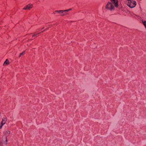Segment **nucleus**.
Masks as SVG:
<instances>
[{"mask_svg":"<svg viewBox=\"0 0 146 146\" xmlns=\"http://www.w3.org/2000/svg\"><path fill=\"white\" fill-rule=\"evenodd\" d=\"M127 3V5L131 8L135 7L136 4V2L133 0H128Z\"/></svg>","mask_w":146,"mask_h":146,"instance_id":"1","label":"nucleus"},{"mask_svg":"<svg viewBox=\"0 0 146 146\" xmlns=\"http://www.w3.org/2000/svg\"><path fill=\"white\" fill-rule=\"evenodd\" d=\"M114 4L111 2H108L106 5V8L111 10L114 8Z\"/></svg>","mask_w":146,"mask_h":146,"instance_id":"2","label":"nucleus"},{"mask_svg":"<svg viewBox=\"0 0 146 146\" xmlns=\"http://www.w3.org/2000/svg\"><path fill=\"white\" fill-rule=\"evenodd\" d=\"M111 3L114 4V6L116 7H117L118 6V0H110Z\"/></svg>","mask_w":146,"mask_h":146,"instance_id":"3","label":"nucleus"},{"mask_svg":"<svg viewBox=\"0 0 146 146\" xmlns=\"http://www.w3.org/2000/svg\"><path fill=\"white\" fill-rule=\"evenodd\" d=\"M33 5L31 4H29L25 7L23 8V9H30L32 7Z\"/></svg>","mask_w":146,"mask_h":146,"instance_id":"4","label":"nucleus"},{"mask_svg":"<svg viewBox=\"0 0 146 146\" xmlns=\"http://www.w3.org/2000/svg\"><path fill=\"white\" fill-rule=\"evenodd\" d=\"M9 63V61L8 59H6L3 64L4 66H6Z\"/></svg>","mask_w":146,"mask_h":146,"instance_id":"5","label":"nucleus"},{"mask_svg":"<svg viewBox=\"0 0 146 146\" xmlns=\"http://www.w3.org/2000/svg\"><path fill=\"white\" fill-rule=\"evenodd\" d=\"M10 133V131H6L5 133V134L7 136L9 135Z\"/></svg>","mask_w":146,"mask_h":146,"instance_id":"6","label":"nucleus"},{"mask_svg":"<svg viewBox=\"0 0 146 146\" xmlns=\"http://www.w3.org/2000/svg\"><path fill=\"white\" fill-rule=\"evenodd\" d=\"M5 118H4V119H3L2 121L1 122V124H2V125H4V124H5Z\"/></svg>","mask_w":146,"mask_h":146,"instance_id":"7","label":"nucleus"},{"mask_svg":"<svg viewBox=\"0 0 146 146\" xmlns=\"http://www.w3.org/2000/svg\"><path fill=\"white\" fill-rule=\"evenodd\" d=\"M142 22L146 29V21L144 20H142Z\"/></svg>","mask_w":146,"mask_h":146,"instance_id":"8","label":"nucleus"},{"mask_svg":"<svg viewBox=\"0 0 146 146\" xmlns=\"http://www.w3.org/2000/svg\"><path fill=\"white\" fill-rule=\"evenodd\" d=\"M68 12H64L62 13V14L61 15V16H63L64 15L68 14Z\"/></svg>","mask_w":146,"mask_h":146,"instance_id":"9","label":"nucleus"},{"mask_svg":"<svg viewBox=\"0 0 146 146\" xmlns=\"http://www.w3.org/2000/svg\"><path fill=\"white\" fill-rule=\"evenodd\" d=\"M58 13H63L64 11V10H59L58 11Z\"/></svg>","mask_w":146,"mask_h":146,"instance_id":"10","label":"nucleus"},{"mask_svg":"<svg viewBox=\"0 0 146 146\" xmlns=\"http://www.w3.org/2000/svg\"><path fill=\"white\" fill-rule=\"evenodd\" d=\"M25 54V51H24L23 52H22V53H21L20 54V55L19 56V57H20L21 56L23 55H24Z\"/></svg>","mask_w":146,"mask_h":146,"instance_id":"11","label":"nucleus"},{"mask_svg":"<svg viewBox=\"0 0 146 146\" xmlns=\"http://www.w3.org/2000/svg\"><path fill=\"white\" fill-rule=\"evenodd\" d=\"M71 10V9H69L65 10L64 11L65 12H68L69 11Z\"/></svg>","mask_w":146,"mask_h":146,"instance_id":"12","label":"nucleus"},{"mask_svg":"<svg viewBox=\"0 0 146 146\" xmlns=\"http://www.w3.org/2000/svg\"><path fill=\"white\" fill-rule=\"evenodd\" d=\"M38 34H36L33 35V36L34 37V36H37V35H38Z\"/></svg>","mask_w":146,"mask_h":146,"instance_id":"13","label":"nucleus"},{"mask_svg":"<svg viewBox=\"0 0 146 146\" xmlns=\"http://www.w3.org/2000/svg\"><path fill=\"white\" fill-rule=\"evenodd\" d=\"M58 10H56V11H55L54 12V14H55V13L56 12H58Z\"/></svg>","mask_w":146,"mask_h":146,"instance_id":"14","label":"nucleus"},{"mask_svg":"<svg viewBox=\"0 0 146 146\" xmlns=\"http://www.w3.org/2000/svg\"><path fill=\"white\" fill-rule=\"evenodd\" d=\"M3 125H2V124H1V125L0 127V129H1V128L2 127V126H3Z\"/></svg>","mask_w":146,"mask_h":146,"instance_id":"15","label":"nucleus"},{"mask_svg":"<svg viewBox=\"0 0 146 146\" xmlns=\"http://www.w3.org/2000/svg\"><path fill=\"white\" fill-rule=\"evenodd\" d=\"M6 142L7 141V137H6Z\"/></svg>","mask_w":146,"mask_h":146,"instance_id":"16","label":"nucleus"}]
</instances>
